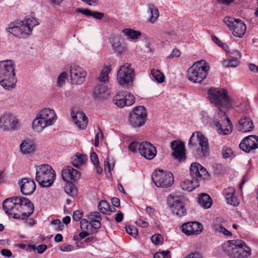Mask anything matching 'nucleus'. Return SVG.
<instances>
[{
  "label": "nucleus",
  "mask_w": 258,
  "mask_h": 258,
  "mask_svg": "<svg viewBox=\"0 0 258 258\" xmlns=\"http://www.w3.org/2000/svg\"><path fill=\"white\" fill-rule=\"evenodd\" d=\"M208 94L211 102L219 109L213 120L218 132L223 135L230 134L232 131V124L225 112L222 110L223 107L229 108L232 105V100L228 96L227 91L212 87L208 89Z\"/></svg>",
  "instance_id": "f257e3e1"
},
{
  "label": "nucleus",
  "mask_w": 258,
  "mask_h": 258,
  "mask_svg": "<svg viewBox=\"0 0 258 258\" xmlns=\"http://www.w3.org/2000/svg\"><path fill=\"white\" fill-rule=\"evenodd\" d=\"M5 213L14 219L24 220L34 212L33 203L24 197H14L5 200L3 203Z\"/></svg>",
  "instance_id": "f03ea898"
},
{
  "label": "nucleus",
  "mask_w": 258,
  "mask_h": 258,
  "mask_svg": "<svg viewBox=\"0 0 258 258\" xmlns=\"http://www.w3.org/2000/svg\"><path fill=\"white\" fill-rule=\"evenodd\" d=\"M190 172L192 178L186 179L181 182L180 186L184 190L191 191L199 186V182L208 176L206 169L198 163H192L190 166Z\"/></svg>",
  "instance_id": "7ed1b4c3"
},
{
  "label": "nucleus",
  "mask_w": 258,
  "mask_h": 258,
  "mask_svg": "<svg viewBox=\"0 0 258 258\" xmlns=\"http://www.w3.org/2000/svg\"><path fill=\"white\" fill-rule=\"evenodd\" d=\"M16 83L14 62L12 60L0 61V85L9 90L14 88Z\"/></svg>",
  "instance_id": "20e7f679"
},
{
  "label": "nucleus",
  "mask_w": 258,
  "mask_h": 258,
  "mask_svg": "<svg viewBox=\"0 0 258 258\" xmlns=\"http://www.w3.org/2000/svg\"><path fill=\"white\" fill-rule=\"evenodd\" d=\"M39 24V23L36 18L27 16L21 22L20 25L10 24L6 28V31L18 38H26L31 34L33 28Z\"/></svg>",
  "instance_id": "39448f33"
},
{
  "label": "nucleus",
  "mask_w": 258,
  "mask_h": 258,
  "mask_svg": "<svg viewBox=\"0 0 258 258\" xmlns=\"http://www.w3.org/2000/svg\"><path fill=\"white\" fill-rule=\"evenodd\" d=\"M56 119L57 116L53 109L45 108L39 112L33 120V130L40 132L45 127L53 124Z\"/></svg>",
  "instance_id": "423d86ee"
},
{
  "label": "nucleus",
  "mask_w": 258,
  "mask_h": 258,
  "mask_svg": "<svg viewBox=\"0 0 258 258\" xmlns=\"http://www.w3.org/2000/svg\"><path fill=\"white\" fill-rule=\"evenodd\" d=\"M225 251L230 258H248L251 253V249L239 239L230 241Z\"/></svg>",
  "instance_id": "0eeeda50"
},
{
  "label": "nucleus",
  "mask_w": 258,
  "mask_h": 258,
  "mask_svg": "<svg viewBox=\"0 0 258 258\" xmlns=\"http://www.w3.org/2000/svg\"><path fill=\"white\" fill-rule=\"evenodd\" d=\"M55 177L54 170L48 164L41 165L36 167L35 178L40 186L50 187L53 184Z\"/></svg>",
  "instance_id": "6e6552de"
},
{
  "label": "nucleus",
  "mask_w": 258,
  "mask_h": 258,
  "mask_svg": "<svg viewBox=\"0 0 258 258\" xmlns=\"http://www.w3.org/2000/svg\"><path fill=\"white\" fill-rule=\"evenodd\" d=\"M210 67L206 62H197L187 71V78L194 83H201L206 78Z\"/></svg>",
  "instance_id": "1a4fd4ad"
},
{
  "label": "nucleus",
  "mask_w": 258,
  "mask_h": 258,
  "mask_svg": "<svg viewBox=\"0 0 258 258\" xmlns=\"http://www.w3.org/2000/svg\"><path fill=\"white\" fill-rule=\"evenodd\" d=\"M135 77V71L130 63H125L117 71L116 80L121 86L128 88L132 86Z\"/></svg>",
  "instance_id": "9d476101"
},
{
  "label": "nucleus",
  "mask_w": 258,
  "mask_h": 258,
  "mask_svg": "<svg viewBox=\"0 0 258 258\" xmlns=\"http://www.w3.org/2000/svg\"><path fill=\"white\" fill-rule=\"evenodd\" d=\"M152 179L158 187L167 188L174 182V177L171 172L156 169L152 174Z\"/></svg>",
  "instance_id": "9b49d317"
},
{
  "label": "nucleus",
  "mask_w": 258,
  "mask_h": 258,
  "mask_svg": "<svg viewBox=\"0 0 258 258\" xmlns=\"http://www.w3.org/2000/svg\"><path fill=\"white\" fill-rule=\"evenodd\" d=\"M147 116L146 109L144 106L136 107L129 114L128 118L129 124L134 127H141L145 123Z\"/></svg>",
  "instance_id": "f8f14e48"
},
{
  "label": "nucleus",
  "mask_w": 258,
  "mask_h": 258,
  "mask_svg": "<svg viewBox=\"0 0 258 258\" xmlns=\"http://www.w3.org/2000/svg\"><path fill=\"white\" fill-rule=\"evenodd\" d=\"M184 201L183 196L171 195L168 197V203L173 214L179 217L186 215Z\"/></svg>",
  "instance_id": "ddd939ff"
},
{
  "label": "nucleus",
  "mask_w": 258,
  "mask_h": 258,
  "mask_svg": "<svg viewBox=\"0 0 258 258\" xmlns=\"http://www.w3.org/2000/svg\"><path fill=\"white\" fill-rule=\"evenodd\" d=\"M223 22L232 31L234 36L241 38L245 34L246 27L244 23L240 19L230 17H226Z\"/></svg>",
  "instance_id": "4468645a"
},
{
  "label": "nucleus",
  "mask_w": 258,
  "mask_h": 258,
  "mask_svg": "<svg viewBox=\"0 0 258 258\" xmlns=\"http://www.w3.org/2000/svg\"><path fill=\"white\" fill-rule=\"evenodd\" d=\"M197 142H199L203 155L206 156L209 151V142L207 138L201 132H196L192 134L188 141L189 147L196 146Z\"/></svg>",
  "instance_id": "2eb2a0df"
},
{
  "label": "nucleus",
  "mask_w": 258,
  "mask_h": 258,
  "mask_svg": "<svg viewBox=\"0 0 258 258\" xmlns=\"http://www.w3.org/2000/svg\"><path fill=\"white\" fill-rule=\"evenodd\" d=\"M135 97L128 91L119 92L113 99V102L120 108L130 106L135 103Z\"/></svg>",
  "instance_id": "dca6fc26"
},
{
  "label": "nucleus",
  "mask_w": 258,
  "mask_h": 258,
  "mask_svg": "<svg viewBox=\"0 0 258 258\" xmlns=\"http://www.w3.org/2000/svg\"><path fill=\"white\" fill-rule=\"evenodd\" d=\"M181 231L187 236L198 235L203 231V225L198 222H187L183 224L180 228Z\"/></svg>",
  "instance_id": "f3484780"
},
{
  "label": "nucleus",
  "mask_w": 258,
  "mask_h": 258,
  "mask_svg": "<svg viewBox=\"0 0 258 258\" xmlns=\"http://www.w3.org/2000/svg\"><path fill=\"white\" fill-rule=\"evenodd\" d=\"M70 71L71 80L73 84H81L84 83L86 73L82 68L76 64H72Z\"/></svg>",
  "instance_id": "a211bd4d"
},
{
  "label": "nucleus",
  "mask_w": 258,
  "mask_h": 258,
  "mask_svg": "<svg viewBox=\"0 0 258 258\" xmlns=\"http://www.w3.org/2000/svg\"><path fill=\"white\" fill-rule=\"evenodd\" d=\"M18 126L17 118L11 114L6 113L0 117V127L4 131L14 130Z\"/></svg>",
  "instance_id": "6ab92c4d"
},
{
  "label": "nucleus",
  "mask_w": 258,
  "mask_h": 258,
  "mask_svg": "<svg viewBox=\"0 0 258 258\" xmlns=\"http://www.w3.org/2000/svg\"><path fill=\"white\" fill-rule=\"evenodd\" d=\"M239 148L242 151L249 153L251 150L258 148V136L250 135L244 138L239 144Z\"/></svg>",
  "instance_id": "aec40b11"
},
{
  "label": "nucleus",
  "mask_w": 258,
  "mask_h": 258,
  "mask_svg": "<svg viewBox=\"0 0 258 258\" xmlns=\"http://www.w3.org/2000/svg\"><path fill=\"white\" fill-rule=\"evenodd\" d=\"M139 151L142 156L148 160L153 159L157 153L155 146L148 142L139 144Z\"/></svg>",
  "instance_id": "412c9836"
},
{
  "label": "nucleus",
  "mask_w": 258,
  "mask_h": 258,
  "mask_svg": "<svg viewBox=\"0 0 258 258\" xmlns=\"http://www.w3.org/2000/svg\"><path fill=\"white\" fill-rule=\"evenodd\" d=\"M171 148L173 151L172 155L175 159L181 161L185 159L184 143L179 140L173 141L171 143Z\"/></svg>",
  "instance_id": "4be33fe9"
},
{
  "label": "nucleus",
  "mask_w": 258,
  "mask_h": 258,
  "mask_svg": "<svg viewBox=\"0 0 258 258\" xmlns=\"http://www.w3.org/2000/svg\"><path fill=\"white\" fill-rule=\"evenodd\" d=\"M71 116L74 122L81 130H84L88 124V118L85 113L79 110H72Z\"/></svg>",
  "instance_id": "5701e85b"
},
{
  "label": "nucleus",
  "mask_w": 258,
  "mask_h": 258,
  "mask_svg": "<svg viewBox=\"0 0 258 258\" xmlns=\"http://www.w3.org/2000/svg\"><path fill=\"white\" fill-rule=\"evenodd\" d=\"M80 176L81 173L77 169L70 166L64 167L61 171V178L65 181L76 180Z\"/></svg>",
  "instance_id": "b1692460"
},
{
  "label": "nucleus",
  "mask_w": 258,
  "mask_h": 258,
  "mask_svg": "<svg viewBox=\"0 0 258 258\" xmlns=\"http://www.w3.org/2000/svg\"><path fill=\"white\" fill-rule=\"evenodd\" d=\"M20 189L22 194L26 196L32 195L36 189V184L34 180L28 178H23L19 182Z\"/></svg>",
  "instance_id": "393cba45"
},
{
  "label": "nucleus",
  "mask_w": 258,
  "mask_h": 258,
  "mask_svg": "<svg viewBox=\"0 0 258 258\" xmlns=\"http://www.w3.org/2000/svg\"><path fill=\"white\" fill-rule=\"evenodd\" d=\"M110 92L106 84H98L94 89V97L99 99H103L108 96Z\"/></svg>",
  "instance_id": "a878e982"
},
{
  "label": "nucleus",
  "mask_w": 258,
  "mask_h": 258,
  "mask_svg": "<svg viewBox=\"0 0 258 258\" xmlns=\"http://www.w3.org/2000/svg\"><path fill=\"white\" fill-rule=\"evenodd\" d=\"M238 130L243 133L250 132L254 127L251 119L247 116H242L239 120Z\"/></svg>",
  "instance_id": "bb28decb"
},
{
  "label": "nucleus",
  "mask_w": 258,
  "mask_h": 258,
  "mask_svg": "<svg viewBox=\"0 0 258 258\" xmlns=\"http://www.w3.org/2000/svg\"><path fill=\"white\" fill-rule=\"evenodd\" d=\"M235 189L232 187H229L223 191L226 202L228 204L236 206L238 205V201L234 195Z\"/></svg>",
  "instance_id": "cd10ccee"
},
{
  "label": "nucleus",
  "mask_w": 258,
  "mask_h": 258,
  "mask_svg": "<svg viewBox=\"0 0 258 258\" xmlns=\"http://www.w3.org/2000/svg\"><path fill=\"white\" fill-rule=\"evenodd\" d=\"M20 150L23 154H28L33 153L36 148V145L33 140L26 139L22 141L20 146Z\"/></svg>",
  "instance_id": "c85d7f7f"
},
{
  "label": "nucleus",
  "mask_w": 258,
  "mask_h": 258,
  "mask_svg": "<svg viewBox=\"0 0 258 258\" xmlns=\"http://www.w3.org/2000/svg\"><path fill=\"white\" fill-rule=\"evenodd\" d=\"M112 46L113 50L118 54H120L125 51L123 41L119 37H114L113 39Z\"/></svg>",
  "instance_id": "c756f323"
},
{
  "label": "nucleus",
  "mask_w": 258,
  "mask_h": 258,
  "mask_svg": "<svg viewBox=\"0 0 258 258\" xmlns=\"http://www.w3.org/2000/svg\"><path fill=\"white\" fill-rule=\"evenodd\" d=\"M198 203L205 209L210 208L212 205V200L207 194H201L198 199Z\"/></svg>",
  "instance_id": "7c9ffc66"
},
{
  "label": "nucleus",
  "mask_w": 258,
  "mask_h": 258,
  "mask_svg": "<svg viewBox=\"0 0 258 258\" xmlns=\"http://www.w3.org/2000/svg\"><path fill=\"white\" fill-rule=\"evenodd\" d=\"M111 70V67L109 66H105L101 70L100 75L98 77V80L100 82V83L106 84V83L108 82V75Z\"/></svg>",
  "instance_id": "2f4dec72"
},
{
  "label": "nucleus",
  "mask_w": 258,
  "mask_h": 258,
  "mask_svg": "<svg viewBox=\"0 0 258 258\" xmlns=\"http://www.w3.org/2000/svg\"><path fill=\"white\" fill-rule=\"evenodd\" d=\"M87 160V157L83 154L77 153L72 159V165L76 167H79L83 165Z\"/></svg>",
  "instance_id": "473e14b6"
},
{
  "label": "nucleus",
  "mask_w": 258,
  "mask_h": 258,
  "mask_svg": "<svg viewBox=\"0 0 258 258\" xmlns=\"http://www.w3.org/2000/svg\"><path fill=\"white\" fill-rule=\"evenodd\" d=\"M148 8L151 15L149 22L151 23H154L157 20L159 16V11L154 5L151 4L148 5Z\"/></svg>",
  "instance_id": "72a5a7b5"
},
{
  "label": "nucleus",
  "mask_w": 258,
  "mask_h": 258,
  "mask_svg": "<svg viewBox=\"0 0 258 258\" xmlns=\"http://www.w3.org/2000/svg\"><path fill=\"white\" fill-rule=\"evenodd\" d=\"M99 210L100 212L104 214L109 215L111 212L115 211V208H113L114 210H112L110 207L109 204L106 201H101L98 205Z\"/></svg>",
  "instance_id": "f704fd0d"
},
{
  "label": "nucleus",
  "mask_w": 258,
  "mask_h": 258,
  "mask_svg": "<svg viewBox=\"0 0 258 258\" xmlns=\"http://www.w3.org/2000/svg\"><path fill=\"white\" fill-rule=\"evenodd\" d=\"M122 32L128 39L132 40L138 39L142 35V33L140 31L132 29H124L122 30Z\"/></svg>",
  "instance_id": "c9c22d12"
},
{
  "label": "nucleus",
  "mask_w": 258,
  "mask_h": 258,
  "mask_svg": "<svg viewBox=\"0 0 258 258\" xmlns=\"http://www.w3.org/2000/svg\"><path fill=\"white\" fill-rule=\"evenodd\" d=\"M64 190L67 194L72 197H75L77 194V189L72 182L67 181L64 186Z\"/></svg>",
  "instance_id": "e433bc0d"
},
{
  "label": "nucleus",
  "mask_w": 258,
  "mask_h": 258,
  "mask_svg": "<svg viewBox=\"0 0 258 258\" xmlns=\"http://www.w3.org/2000/svg\"><path fill=\"white\" fill-rule=\"evenodd\" d=\"M213 229L215 232L222 233L225 236H230L232 235L231 232L224 227L220 224H215L213 226Z\"/></svg>",
  "instance_id": "4c0bfd02"
},
{
  "label": "nucleus",
  "mask_w": 258,
  "mask_h": 258,
  "mask_svg": "<svg viewBox=\"0 0 258 258\" xmlns=\"http://www.w3.org/2000/svg\"><path fill=\"white\" fill-rule=\"evenodd\" d=\"M151 74L154 78L158 83H161L164 81V75L160 71L158 70H152Z\"/></svg>",
  "instance_id": "58836bf2"
},
{
  "label": "nucleus",
  "mask_w": 258,
  "mask_h": 258,
  "mask_svg": "<svg viewBox=\"0 0 258 258\" xmlns=\"http://www.w3.org/2000/svg\"><path fill=\"white\" fill-rule=\"evenodd\" d=\"M151 240L154 245H158L163 243V238L160 234H155L151 236Z\"/></svg>",
  "instance_id": "ea45409f"
},
{
  "label": "nucleus",
  "mask_w": 258,
  "mask_h": 258,
  "mask_svg": "<svg viewBox=\"0 0 258 258\" xmlns=\"http://www.w3.org/2000/svg\"><path fill=\"white\" fill-rule=\"evenodd\" d=\"M238 60L237 59H228L224 60L222 64L225 67H236L238 64Z\"/></svg>",
  "instance_id": "a19ab883"
},
{
  "label": "nucleus",
  "mask_w": 258,
  "mask_h": 258,
  "mask_svg": "<svg viewBox=\"0 0 258 258\" xmlns=\"http://www.w3.org/2000/svg\"><path fill=\"white\" fill-rule=\"evenodd\" d=\"M88 218L91 222L96 220H101L102 218L100 213L98 212H93L90 213L88 216Z\"/></svg>",
  "instance_id": "79ce46f5"
},
{
  "label": "nucleus",
  "mask_w": 258,
  "mask_h": 258,
  "mask_svg": "<svg viewBox=\"0 0 258 258\" xmlns=\"http://www.w3.org/2000/svg\"><path fill=\"white\" fill-rule=\"evenodd\" d=\"M80 227L82 230L87 229L90 230L92 229L91 222L85 219H83L80 222Z\"/></svg>",
  "instance_id": "37998d69"
},
{
  "label": "nucleus",
  "mask_w": 258,
  "mask_h": 258,
  "mask_svg": "<svg viewBox=\"0 0 258 258\" xmlns=\"http://www.w3.org/2000/svg\"><path fill=\"white\" fill-rule=\"evenodd\" d=\"M222 153L224 158H228L232 156L233 152L230 148L224 146L222 149Z\"/></svg>",
  "instance_id": "c03bdc74"
},
{
  "label": "nucleus",
  "mask_w": 258,
  "mask_h": 258,
  "mask_svg": "<svg viewBox=\"0 0 258 258\" xmlns=\"http://www.w3.org/2000/svg\"><path fill=\"white\" fill-rule=\"evenodd\" d=\"M170 253L168 250L157 252L155 253L154 258H165L166 257L171 258L170 255H169Z\"/></svg>",
  "instance_id": "a18cd8bd"
},
{
  "label": "nucleus",
  "mask_w": 258,
  "mask_h": 258,
  "mask_svg": "<svg viewBox=\"0 0 258 258\" xmlns=\"http://www.w3.org/2000/svg\"><path fill=\"white\" fill-rule=\"evenodd\" d=\"M125 230L126 232L131 235L135 236L138 234V229L134 226L132 225H128L125 227Z\"/></svg>",
  "instance_id": "49530a36"
},
{
  "label": "nucleus",
  "mask_w": 258,
  "mask_h": 258,
  "mask_svg": "<svg viewBox=\"0 0 258 258\" xmlns=\"http://www.w3.org/2000/svg\"><path fill=\"white\" fill-rule=\"evenodd\" d=\"M101 220H96L94 222H91L92 229L91 230V233H95L97 232V229L100 228L101 227V224L100 223Z\"/></svg>",
  "instance_id": "de8ad7c7"
},
{
  "label": "nucleus",
  "mask_w": 258,
  "mask_h": 258,
  "mask_svg": "<svg viewBox=\"0 0 258 258\" xmlns=\"http://www.w3.org/2000/svg\"><path fill=\"white\" fill-rule=\"evenodd\" d=\"M67 78V74L65 72L62 73L59 76L57 81V84L58 87H61L64 83Z\"/></svg>",
  "instance_id": "09e8293b"
},
{
  "label": "nucleus",
  "mask_w": 258,
  "mask_h": 258,
  "mask_svg": "<svg viewBox=\"0 0 258 258\" xmlns=\"http://www.w3.org/2000/svg\"><path fill=\"white\" fill-rule=\"evenodd\" d=\"M90 17H92L96 20H101L104 17V14L96 11H91Z\"/></svg>",
  "instance_id": "8fccbe9b"
},
{
  "label": "nucleus",
  "mask_w": 258,
  "mask_h": 258,
  "mask_svg": "<svg viewBox=\"0 0 258 258\" xmlns=\"http://www.w3.org/2000/svg\"><path fill=\"white\" fill-rule=\"evenodd\" d=\"M83 213L81 211L79 210H76L74 211L73 213V219L75 221H78L81 219Z\"/></svg>",
  "instance_id": "3c124183"
},
{
  "label": "nucleus",
  "mask_w": 258,
  "mask_h": 258,
  "mask_svg": "<svg viewBox=\"0 0 258 258\" xmlns=\"http://www.w3.org/2000/svg\"><path fill=\"white\" fill-rule=\"evenodd\" d=\"M138 147V143L136 141H134L131 142L128 147V149L130 151H131L133 153L136 152L137 151V148Z\"/></svg>",
  "instance_id": "603ef678"
},
{
  "label": "nucleus",
  "mask_w": 258,
  "mask_h": 258,
  "mask_svg": "<svg viewBox=\"0 0 258 258\" xmlns=\"http://www.w3.org/2000/svg\"><path fill=\"white\" fill-rule=\"evenodd\" d=\"M90 159L94 166L99 164V159L95 152H92L90 154Z\"/></svg>",
  "instance_id": "864d4df0"
},
{
  "label": "nucleus",
  "mask_w": 258,
  "mask_h": 258,
  "mask_svg": "<svg viewBox=\"0 0 258 258\" xmlns=\"http://www.w3.org/2000/svg\"><path fill=\"white\" fill-rule=\"evenodd\" d=\"M60 249L62 251H71L73 249V246L71 244L65 243L60 247Z\"/></svg>",
  "instance_id": "5fc2aeb1"
},
{
  "label": "nucleus",
  "mask_w": 258,
  "mask_h": 258,
  "mask_svg": "<svg viewBox=\"0 0 258 258\" xmlns=\"http://www.w3.org/2000/svg\"><path fill=\"white\" fill-rule=\"evenodd\" d=\"M77 13H80L87 17H90L91 11L89 9H82L81 8H78L75 10Z\"/></svg>",
  "instance_id": "6e6d98bb"
},
{
  "label": "nucleus",
  "mask_w": 258,
  "mask_h": 258,
  "mask_svg": "<svg viewBox=\"0 0 258 258\" xmlns=\"http://www.w3.org/2000/svg\"><path fill=\"white\" fill-rule=\"evenodd\" d=\"M185 258H203L202 254L198 252H192Z\"/></svg>",
  "instance_id": "4d7b16f0"
},
{
  "label": "nucleus",
  "mask_w": 258,
  "mask_h": 258,
  "mask_svg": "<svg viewBox=\"0 0 258 258\" xmlns=\"http://www.w3.org/2000/svg\"><path fill=\"white\" fill-rule=\"evenodd\" d=\"M212 40L218 45L223 47H224V43H222L220 39L215 35L211 36Z\"/></svg>",
  "instance_id": "13d9d810"
},
{
  "label": "nucleus",
  "mask_w": 258,
  "mask_h": 258,
  "mask_svg": "<svg viewBox=\"0 0 258 258\" xmlns=\"http://www.w3.org/2000/svg\"><path fill=\"white\" fill-rule=\"evenodd\" d=\"M136 223L142 227H147L149 225V223L142 219H138Z\"/></svg>",
  "instance_id": "bf43d9fd"
},
{
  "label": "nucleus",
  "mask_w": 258,
  "mask_h": 258,
  "mask_svg": "<svg viewBox=\"0 0 258 258\" xmlns=\"http://www.w3.org/2000/svg\"><path fill=\"white\" fill-rule=\"evenodd\" d=\"M180 55V51L177 49H174L171 53L168 56V58L178 57Z\"/></svg>",
  "instance_id": "052dcab7"
},
{
  "label": "nucleus",
  "mask_w": 258,
  "mask_h": 258,
  "mask_svg": "<svg viewBox=\"0 0 258 258\" xmlns=\"http://www.w3.org/2000/svg\"><path fill=\"white\" fill-rule=\"evenodd\" d=\"M47 248V246L45 244L39 245L37 247V252L38 253H42Z\"/></svg>",
  "instance_id": "680f3d73"
},
{
  "label": "nucleus",
  "mask_w": 258,
  "mask_h": 258,
  "mask_svg": "<svg viewBox=\"0 0 258 258\" xmlns=\"http://www.w3.org/2000/svg\"><path fill=\"white\" fill-rule=\"evenodd\" d=\"M1 254L4 256L8 257H9L12 256V252L11 251L7 249H3L1 250Z\"/></svg>",
  "instance_id": "e2e57ef3"
},
{
  "label": "nucleus",
  "mask_w": 258,
  "mask_h": 258,
  "mask_svg": "<svg viewBox=\"0 0 258 258\" xmlns=\"http://www.w3.org/2000/svg\"><path fill=\"white\" fill-rule=\"evenodd\" d=\"M111 203L113 206L118 207L120 206V200L117 198L113 197L111 199Z\"/></svg>",
  "instance_id": "0e129e2a"
},
{
  "label": "nucleus",
  "mask_w": 258,
  "mask_h": 258,
  "mask_svg": "<svg viewBox=\"0 0 258 258\" xmlns=\"http://www.w3.org/2000/svg\"><path fill=\"white\" fill-rule=\"evenodd\" d=\"M146 210L149 216H153V215H155V210L154 208H152L151 207H147Z\"/></svg>",
  "instance_id": "69168bd1"
},
{
  "label": "nucleus",
  "mask_w": 258,
  "mask_h": 258,
  "mask_svg": "<svg viewBox=\"0 0 258 258\" xmlns=\"http://www.w3.org/2000/svg\"><path fill=\"white\" fill-rule=\"evenodd\" d=\"M123 214L120 212L116 215L115 220L117 222H120L123 220Z\"/></svg>",
  "instance_id": "338daca9"
},
{
  "label": "nucleus",
  "mask_w": 258,
  "mask_h": 258,
  "mask_svg": "<svg viewBox=\"0 0 258 258\" xmlns=\"http://www.w3.org/2000/svg\"><path fill=\"white\" fill-rule=\"evenodd\" d=\"M249 69L253 72H258V67L253 63H250L249 64Z\"/></svg>",
  "instance_id": "774afa93"
}]
</instances>
